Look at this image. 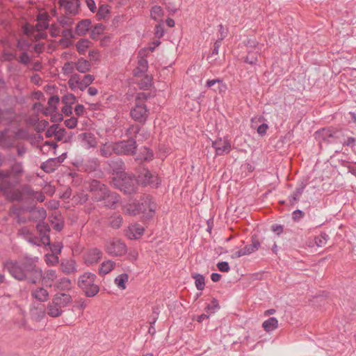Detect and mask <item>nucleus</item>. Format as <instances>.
<instances>
[{
    "mask_svg": "<svg viewBox=\"0 0 356 356\" xmlns=\"http://www.w3.org/2000/svg\"><path fill=\"white\" fill-rule=\"evenodd\" d=\"M8 172H0V192L10 201L23 202H33V191L29 185H23L19 189H15L11 181H9Z\"/></svg>",
    "mask_w": 356,
    "mask_h": 356,
    "instance_id": "f257e3e1",
    "label": "nucleus"
},
{
    "mask_svg": "<svg viewBox=\"0 0 356 356\" xmlns=\"http://www.w3.org/2000/svg\"><path fill=\"white\" fill-rule=\"evenodd\" d=\"M88 189L95 201L105 200L107 207H112L119 201V195L115 193H111L108 187L98 180L89 181Z\"/></svg>",
    "mask_w": 356,
    "mask_h": 356,
    "instance_id": "f03ea898",
    "label": "nucleus"
},
{
    "mask_svg": "<svg viewBox=\"0 0 356 356\" xmlns=\"http://www.w3.org/2000/svg\"><path fill=\"white\" fill-rule=\"evenodd\" d=\"M111 185L123 191L124 193H133L137 189V181L134 176L124 172H117L113 177Z\"/></svg>",
    "mask_w": 356,
    "mask_h": 356,
    "instance_id": "7ed1b4c3",
    "label": "nucleus"
},
{
    "mask_svg": "<svg viewBox=\"0 0 356 356\" xmlns=\"http://www.w3.org/2000/svg\"><path fill=\"white\" fill-rule=\"evenodd\" d=\"M29 138V131L23 128H19L12 131L10 129L0 131V145L12 147L17 140H27Z\"/></svg>",
    "mask_w": 356,
    "mask_h": 356,
    "instance_id": "20e7f679",
    "label": "nucleus"
},
{
    "mask_svg": "<svg viewBox=\"0 0 356 356\" xmlns=\"http://www.w3.org/2000/svg\"><path fill=\"white\" fill-rule=\"evenodd\" d=\"M96 278V275L90 272L85 273L79 277L78 286L87 297H94L99 291L98 284H95Z\"/></svg>",
    "mask_w": 356,
    "mask_h": 356,
    "instance_id": "39448f33",
    "label": "nucleus"
},
{
    "mask_svg": "<svg viewBox=\"0 0 356 356\" xmlns=\"http://www.w3.org/2000/svg\"><path fill=\"white\" fill-rule=\"evenodd\" d=\"M146 98L145 93H139L136 99L135 106L130 111L131 118L138 122L144 124L149 114V109L144 102Z\"/></svg>",
    "mask_w": 356,
    "mask_h": 356,
    "instance_id": "423d86ee",
    "label": "nucleus"
},
{
    "mask_svg": "<svg viewBox=\"0 0 356 356\" xmlns=\"http://www.w3.org/2000/svg\"><path fill=\"white\" fill-rule=\"evenodd\" d=\"M38 258H26L22 263L24 271L26 275V280L29 282L36 284L38 280L42 277V270L37 267Z\"/></svg>",
    "mask_w": 356,
    "mask_h": 356,
    "instance_id": "0eeeda50",
    "label": "nucleus"
},
{
    "mask_svg": "<svg viewBox=\"0 0 356 356\" xmlns=\"http://www.w3.org/2000/svg\"><path fill=\"white\" fill-rule=\"evenodd\" d=\"M105 251L111 256L121 257L127 253V248L123 241L118 238H112L106 241Z\"/></svg>",
    "mask_w": 356,
    "mask_h": 356,
    "instance_id": "6e6552de",
    "label": "nucleus"
},
{
    "mask_svg": "<svg viewBox=\"0 0 356 356\" xmlns=\"http://www.w3.org/2000/svg\"><path fill=\"white\" fill-rule=\"evenodd\" d=\"M94 80L95 77L91 74H86L81 79L79 74H74L70 77L67 83L72 90L79 89L83 91Z\"/></svg>",
    "mask_w": 356,
    "mask_h": 356,
    "instance_id": "1a4fd4ad",
    "label": "nucleus"
},
{
    "mask_svg": "<svg viewBox=\"0 0 356 356\" xmlns=\"http://www.w3.org/2000/svg\"><path fill=\"white\" fill-rule=\"evenodd\" d=\"M3 266L15 279L19 281L26 280V275L24 271L22 261L18 262L9 260L3 264Z\"/></svg>",
    "mask_w": 356,
    "mask_h": 356,
    "instance_id": "9d476101",
    "label": "nucleus"
},
{
    "mask_svg": "<svg viewBox=\"0 0 356 356\" xmlns=\"http://www.w3.org/2000/svg\"><path fill=\"white\" fill-rule=\"evenodd\" d=\"M137 185L149 186L152 188H157L160 184L159 178L152 174L148 170L143 169L136 179Z\"/></svg>",
    "mask_w": 356,
    "mask_h": 356,
    "instance_id": "9b49d317",
    "label": "nucleus"
},
{
    "mask_svg": "<svg viewBox=\"0 0 356 356\" xmlns=\"http://www.w3.org/2000/svg\"><path fill=\"white\" fill-rule=\"evenodd\" d=\"M116 154H131L136 149V140L131 138L127 140L115 143Z\"/></svg>",
    "mask_w": 356,
    "mask_h": 356,
    "instance_id": "f8f14e48",
    "label": "nucleus"
},
{
    "mask_svg": "<svg viewBox=\"0 0 356 356\" xmlns=\"http://www.w3.org/2000/svg\"><path fill=\"white\" fill-rule=\"evenodd\" d=\"M8 173L9 181L13 183V186H17L21 181V177L24 173V168L21 162L15 161L10 166V170H2Z\"/></svg>",
    "mask_w": 356,
    "mask_h": 356,
    "instance_id": "ddd939ff",
    "label": "nucleus"
},
{
    "mask_svg": "<svg viewBox=\"0 0 356 356\" xmlns=\"http://www.w3.org/2000/svg\"><path fill=\"white\" fill-rule=\"evenodd\" d=\"M138 204L140 206V213H146L147 217H152L157 207L153 198L149 195H145L141 199V202H138Z\"/></svg>",
    "mask_w": 356,
    "mask_h": 356,
    "instance_id": "4468645a",
    "label": "nucleus"
},
{
    "mask_svg": "<svg viewBox=\"0 0 356 356\" xmlns=\"http://www.w3.org/2000/svg\"><path fill=\"white\" fill-rule=\"evenodd\" d=\"M212 147L216 150V154L218 156L228 154L231 150V142L227 138H218L213 141Z\"/></svg>",
    "mask_w": 356,
    "mask_h": 356,
    "instance_id": "2eb2a0df",
    "label": "nucleus"
},
{
    "mask_svg": "<svg viewBox=\"0 0 356 356\" xmlns=\"http://www.w3.org/2000/svg\"><path fill=\"white\" fill-rule=\"evenodd\" d=\"M58 3L63 8L65 13L72 16L78 13L80 1L79 0H59Z\"/></svg>",
    "mask_w": 356,
    "mask_h": 356,
    "instance_id": "dca6fc26",
    "label": "nucleus"
},
{
    "mask_svg": "<svg viewBox=\"0 0 356 356\" xmlns=\"http://www.w3.org/2000/svg\"><path fill=\"white\" fill-rule=\"evenodd\" d=\"M148 69V62L144 57L143 51H140L138 55V65L134 70L133 73L135 76H143Z\"/></svg>",
    "mask_w": 356,
    "mask_h": 356,
    "instance_id": "f3484780",
    "label": "nucleus"
},
{
    "mask_svg": "<svg viewBox=\"0 0 356 356\" xmlns=\"http://www.w3.org/2000/svg\"><path fill=\"white\" fill-rule=\"evenodd\" d=\"M102 252L97 248L88 250L84 255V261L88 266L97 264L102 258Z\"/></svg>",
    "mask_w": 356,
    "mask_h": 356,
    "instance_id": "a211bd4d",
    "label": "nucleus"
},
{
    "mask_svg": "<svg viewBox=\"0 0 356 356\" xmlns=\"http://www.w3.org/2000/svg\"><path fill=\"white\" fill-rule=\"evenodd\" d=\"M79 136L81 139L82 143L86 149L95 147L97 145V138L92 133L84 132L81 134Z\"/></svg>",
    "mask_w": 356,
    "mask_h": 356,
    "instance_id": "6ab92c4d",
    "label": "nucleus"
},
{
    "mask_svg": "<svg viewBox=\"0 0 356 356\" xmlns=\"http://www.w3.org/2000/svg\"><path fill=\"white\" fill-rule=\"evenodd\" d=\"M57 274L56 270L48 269L44 271V274L42 273V277L40 280H42V284L47 287H51L54 286Z\"/></svg>",
    "mask_w": 356,
    "mask_h": 356,
    "instance_id": "aec40b11",
    "label": "nucleus"
},
{
    "mask_svg": "<svg viewBox=\"0 0 356 356\" xmlns=\"http://www.w3.org/2000/svg\"><path fill=\"white\" fill-rule=\"evenodd\" d=\"M54 303L58 306L60 309L66 307L72 302V297L70 295L65 293H60L56 294L52 298Z\"/></svg>",
    "mask_w": 356,
    "mask_h": 356,
    "instance_id": "412c9836",
    "label": "nucleus"
},
{
    "mask_svg": "<svg viewBox=\"0 0 356 356\" xmlns=\"http://www.w3.org/2000/svg\"><path fill=\"white\" fill-rule=\"evenodd\" d=\"M99 166V162L97 159H88L81 162V168L87 172L95 171Z\"/></svg>",
    "mask_w": 356,
    "mask_h": 356,
    "instance_id": "4be33fe9",
    "label": "nucleus"
},
{
    "mask_svg": "<svg viewBox=\"0 0 356 356\" xmlns=\"http://www.w3.org/2000/svg\"><path fill=\"white\" fill-rule=\"evenodd\" d=\"M59 159H49L41 164V168L47 173L53 172L59 166Z\"/></svg>",
    "mask_w": 356,
    "mask_h": 356,
    "instance_id": "5701e85b",
    "label": "nucleus"
},
{
    "mask_svg": "<svg viewBox=\"0 0 356 356\" xmlns=\"http://www.w3.org/2000/svg\"><path fill=\"white\" fill-rule=\"evenodd\" d=\"M38 231L41 235V240L44 245L49 244L50 239L49 236L47 234L49 232V225L44 222H39L36 226Z\"/></svg>",
    "mask_w": 356,
    "mask_h": 356,
    "instance_id": "b1692460",
    "label": "nucleus"
},
{
    "mask_svg": "<svg viewBox=\"0 0 356 356\" xmlns=\"http://www.w3.org/2000/svg\"><path fill=\"white\" fill-rule=\"evenodd\" d=\"M31 296L39 302H45L49 298V292L43 287H38L31 291Z\"/></svg>",
    "mask_w": 356,
    "mask_h": 356,
    "instance_id": "393cba45",
    "label": "nucleus"
},
{
    "mask_svg": "<svg viewBox=\"0 0 356 356\" xmlns=\"http://www.w3.org/2000/svg\"><path fill=\"white\" fill-rule=\"evenodd\" d=\"M91 21L90 19H83L77 24L75 32L79 35H84L89 31Z\"/></svg>",
    "mask_w": 356,
    "mask_h": 356,
    "instance_id": "a878e982",
    "label": "nucleus"
},
{
    "mask_svg": "<svg viewBox=\"0 0 356 356\" xmlns=\"http://www.w3.org/2000/svg\"><path fill=\"white\" fill-rule=\"evenodd\" d=\"M305 186L306 184L302 183L298 187L296 188L293 193L289 197V201L291 205L293 206L299 201L300 196L304 192Z\"/></svg>",
    "mask_w": 356,
    "mask_h": 356,
    "instance_id": "bb28decb",
    "label": "nucleus"
},
{
    "mask_svg": "<svg viewBox=\"0 0 356 356\" xmlns=\"http://www.w3.org/2000/svg\"><path fill=\"white\" fill-rule=\"evenodd\" d=\"M30 219L34 221H43L47 216V211L44 208H35L30 212Z\"/></svg>",
    "mask_w": 356,
    "mask_h": 356,
    "instance_id": "cd10ccee",
    "label": "nucleus"
},
{
    "mask_svg": "<svg viewBox=\"0 0 356 356\" xmlns=\"http://www.w3.org/2000/svg\"><path fill=\"white\" fill-rule=\"evenodd\" d=\"M124 214L129 216H136L140 213V208L138 203H129L122 207Z\"/></svg>",
    "mask_w": 356,
    "mask_h": 356,
    "instance_id": "c85d7f7f",
    "label": "nucleus"
},
{
    "mask_svg": "<svg viewBox=\"0 0 356 356\" xmlns=\"http://www.w3.org/2000/svg\"><path fill=\"white\" fill-rule=\"evenodd\" d=\"M54 286L56 290L69 291L72 288V282L70 279L62 277L54 283Z\"/></svg>",
    "mask_w": 356,
    "mask_h": 356,
    "instance_id": "c756f323",
    "label": "nucleus"
},
{
    "mask_svg": "<svg viewBox=\"0 0 356 356\" xmlns=\"http://www.w3.org/2000/svg\"><path fill=\"white\" fill-rule=\"evenodd\" d=\"M3 123L2 124H11L17 120V115L13 108L3 110Z\"/></svg>",
    "mask_w": 356,
    "mask_h": 356,
    "instance_id": "7c9ffc66",
    "label": "nucleus"
},
{
    "mask_svg": "<svg viewBox=\"0 0 356 356\" xmlns=\"http://www.w3.org/2000/svg\"><path fill=\"white\" fill-rule=\"evenodd\" d=\"M216 83H218V86L217 88L213 89L215 92L222 93L225 92L227 90V85L219 79L208 80L206 83L205 86L207 88H211Z\"/></svg>",
    "mask_w": 356,
    "mask_h": 356,
    "instance_id": "2f4dec72",
    "label": "nucleus"
},
{
    "mask_svg": "<svg viewBox=\"0 0 356 356\" xmlns=\"http://www.w3.org/2000/svg\"><path fill=\"white\" fill-rule=\"evenodd\" d=\"M60 268L62 271L70 275L76 272V263L74 260H66L61 263Z\"/></svg>",
    "mask_w": 356,
    "mask_h": 356,
    "instance_id": "473e14b6",
    "label": "nucleus"
},
{
    "mask_svg": "<svg viewBox=\"0 0 356 356\" xmlns=\"http://www.w3.org/2000/svg\"><path fill=\"white\" fill-rule=\"evenodd\" d=\"M76 70L80 73H86L90 71L91 68L90 63L84 59L79 58L76 62H74Z\"/></svg>",
    "mask_w": 356,
    "mask_h": 356,
    "instance_id": "72a5a7b5",
    "label": "nucleus"
},
{
    "mask_svg": "<svg viewBox=\"0 0 356 356\" xmlns=\"http://www.w3.org/2000/svg\"><path fill=\"white\" fill-rule=\"evenodd\" d=\"M154 154L151 149L147 147H143L140 149L136 160L140 161H149L153 159Z\"/></svg>",
    "mask_w": 356,
    "mask_h": 356,
    "instance_id": "f704fd0d",
    "label": "nucleus"
},
{
    "mask_svg": "<svg viewBox=\"0 0 356 356\" xmlns=\"http://www.w3.org/2000/svg\"><path fill=\"white\" fill-rule=\"evenodd\" d=\"M115 143H106L100 147V153L102 156L108 157L113 153L115 154Z\"/></svg>",
    "mask_w": 356,
    "mask_h": 356,
    "instance_id": "c9c22d12",
    "label": "nucleus"
},
{
    "mask_svg": "<svg viewBox=\"0 0 356 356\" xmlns=\"http://www.w3.org/2000/svg\"><path fill=\"white\" fill-rule=\"evenodd\" d=\"M115 265L116 264L113 261H111V260L105 261L101 264V266L99 268V273L101 275H106L114 269V268L115 267Z\"/></svg>",
    "mask_w": 356,
    "mask_h": 356,
    "instance_id": "e433bc0d",
    "label": "nucleus"
},
{
    "mask_svg": "<svg viewBox=\"0 0 356 356\" xmlns=\"http://www.w3.org/2000/svg\"><path fill=\"white\" fill-rule=\"evenodd\" d=\"M47 312L49 316L56 318L62 314L63 310L51 300L47 306Z\"/></svg>",
    "mask_w": 356,
    "mask_h": 356,
    "instance_id": "4c0bfd02",
    "label": "nucleus"
},
{
    "mask_svg": "<svg viewBox=\"0 0 356 356\" xmlns=\"http://www.w3.org/2000/svg\"><path fill=\"white\" fill-rule=\"evenodd\" d=\"M262 327L267 332H270L278 327V321L275 317H270L266 321H264Z\"/></svg>",
    "mask_w": 356,
    "mask_h": 356,
    "instance_id": "58836bf2",
    "label": "nucleus"
},
{
    "mask_svg": "<svg viewBox=\"0 0 356 356\" xmlns=\"http://www.w3.org/2000/svg\"><path fill=\"white\" fill-rule=\"evenodd\" d=\"M129 238L136 239L143 235L144 232V228L140 225H135L129 227Z\"/></svg>",
    "mask_w": 356,
    "mask_h": 356,
    "instance_id": "ea45409f",
    "label": "nucleus"
},
{
    "mask_svg": "<svg viewBox=\"0 0 356 356\" xmlns=\"http://www.w3.org/2000/svg\"><path fill=\"white\" fill-rule=\"evenodd\" d=\"M128 274L122 273L115 277L114 282L119 289L124 290L127 287L126 284L128 282Z\"/></svg>",
    "mask_w": 356,
    "mask_h": 356,
    "instance_id": "a19ab883",
    "label": "nucleus"
},
{
    "mask_svg": "<svg viewBox=\"0 0 356 356\" xmlns=\"http://www.w3.org/2000/svg\"><path fill=\"white\" fill-rule=\"evenodd\" d=\"M122 217L118 214L112 215L108 220L109 225L113 229H118L122 223Z\"/></svg>",
    "mask_w": 356,
    "mask_h": 356,
    "instance_id": "79ce46f5",
    "label": "nucleus"
},
{
    "mask_svg": "<svg viewBox=\"0 0 356 356\" xmlns=\"http://www.w3.org/2000/svg\"><path fill=\"white\" fill-rule=\"evenodd\" d=\"M150 15L154 20L160 22L163 15V10L161 6H154L151 9Z\"/></svg>",
    "mask_w": 356,
    "mask_h": 356,
    "instance_id": "37998d69",
    "label": "nucleus"
},
{
    "mask_svg": "<svg viewBox=\"0 0 356 356\" xmlns=\"http://www.w3.org/2000/svg\"><path fill=\"white\" fill-rule=\"evenodd\" d=\"M58 23L62 28H72L74 24V19L72 17L62 15L58 18Z\"/></svg>",
    "mask_w": 356,
    "mask_h": 356,
    "instance_id": "c03bdc74",
    "label": "nucleus"
},
{
    "mask_svg": "<svg viewBox=\"0 0 356 356\" xmlns=\"http://www.w3.org/2000/svg\"><path fill=\"white\" fill-rule=\"evenodd\" d=\"M191 277L195 280L196 288L199 291H202L205 286L204 277L202 275L193 273Z\"/></svg>",
    "mask_w": 356,
    "mask_h": 356,
    "instance_id": "a18cd8bd",
    "label": "nucleus"
},
{
    "mask_svg": "<svg viewBox=\"0 0 356 356\" xmlns=\"http://www.w3.org/2000/svg\"><path fill=\"white\" fill-rule=\"evenodd\" d=\"M31 44V42L28 40L22 38L17 40L16 47L20 51H27L29 49Z\"/></svg>",
    "mask_w": 356,
    "mask_h": 356,
    "instance_id": "49530a36",
    "label": "nucleus"
},
{
    "mask_svg": "<svg viewBox=\"0 0 356 356\" xmlns=\"http://www.w3.org/2000/svg\"><path fill=\"white\" fill-rule=\"evenodd\" d=\"M90 41L86 39H81L79 40L76 44L77 51L80 54H84L89 47Z\"/></svg>",
    "mask_w": 356,
    "mask_h": 356,
    "instance_id": "de8ad7c7",
    "label": "nucleus"
},
{
    "mask_svg": "<svg viewBox=\"0 0 356 356\" xmlns=\"http://www.w3.org/2000/svg\"><path fill=\"white\" fill-rule=\"evenodd\" d=\"M58 126L57 124H53L52 126L49 127L48 129L47 130L45 133V136L47 138H51L53 136H55V137L58 140H60V130H58Z\"/></svg>",
    "mask_w": 356,
    "mask_h": 356,
    "instance_id": "09e8293b",
    "label": "nucleus"
},
{
    "mask_svg": "<svg viewBox=\"0 0 356 356\" xmlns=\"http://www.w3.org/2000/svg\"><path fill=\"white\" fill-rule=\"evenodd\" d=\"M75 66L76 65H75L74 62L70 61V62L65 63L62 68L63 73L65 75H70V76H71L72 74H75V73H74V70H76Z\"/></svg>",
    "mask_w": 356,
    "mask_h": 356,
    "instance_id": "8fccbe9b",
    "label": "nucleus"
},
{
    "mask_svg": "<svg viewBox=\"0 0 356 356\" xmlns=\"http://www.w3.org/2000/svg\"><path fill=\"white\" fill-rule=\"evenodd\" d=\"M109 13H110V11H109L108 6V5H102L99 6V8L98 9V11L97 13V17L98 19H104L108 17Z\"/></svg>",
    "mask_w": 356,
    "mask_h": 356,
    "instance_id": "3c124183",
    "label": "nucleus"
},
{
    "mask_svg": "<svg viewBox=\"0 0 356 356\" xmlns=\"http://www.w3.org/2000/svg\"><path fill=\"white\" fill-rule=\"evenodd\" d=\"M329 238L328 235L325 233H321L319 235L315 236L314 243L318 247L324 246Z\"/></svg>",
    "mask_w": 356,
    "mask_h": 356,
    "instance_id": "603ef678",
    "label": "nucleus"
},
{
    "mask_svg": "<svg viewBox=\"0 0 356 356\" xmlns=\"http://www.w3.org/2000/svg\"><path fill=\"white\" fill-rule=\"evenodd\" d=\"M252 252V248H250V245H247L243 248L236 252L232 257V258H238L242 256L248 255Z\"/></svg>",
    "mask_w": 356,
    "mask_h": 356,
    "instance_id": "864d4df0",
    "label": "nucleus"
},
{
    "mask_svg": "<svg viewBox=\"0 0 356 356\" xmlns=\"http://www.w3.org/2000/svg\"><path fill=\"white\" fill-rule=\"evenodd\" d=\"M76 101V97L71 93H68L65 95L62 98V103L64 105H70L74 104Z\"/></svg>",
    "mask_w": 356,
    "mask_h": 356,
    "instance_id": "5fc2aeb1",
    "label": "nucleus"
},
{
    "mask_svg": "<svg viewBox=\"0 0 356 356\" xmlns=\"http://www.w3.org/2000/svg\"><path fill=\"white\" fill-rule=\"evenodd\" d=\"M45 262L49 266H54L58 263V257L55 254H47L44 258Z\"/></svg>",
    "mask_w": 356,
    "mask_h": 356,
    "instance_id": "6e6d98bb",
    "label": "nucleus"
},
{
    "mask_svg": "<svg viewBox=\"0 0 356 356\" xmlns=\"http://www.w3.org/2000/svg\"><path fill=\"white\" fill-rule=\"evenodd\" d=\"M61 26L58 23L51 24L50 27V33L53 37H57L61 33Z\"/></svg>",
    "mask_w": 356,
    "mask_h": 356,
    "instance_id": "4d7b16f0",
    "label": "nucleus"
},
{
    "mask_svg": "<svg viewBox=\"0 0 356 356\" xmlns=\"http://www.w3.org/2000/svg\"><path fill=\"white\" fill-rule=\"evenodd\" d=\"M16 59L19 63L24 65H27L31 62V57L27 54V51H22L21 55Z\"/></svg>",
    "mask_w": 356,
    "mask_h": 356,
    "instance_id": "13d9d810",
    "label": "nucleus"
},
{
    "mask_svg": "<svg viewBox=\"0 0 356 356\" xmlns=\"http://www.w3.org/2000/svg\"><path fill=\"white\" fill-rule=\"evenodd\" d=\"M65 124L69 129H74L77 124V119L72 117L65 121Z\"/></svg>",
    "mask_w": 356,
    "mask_h": 356,
    "instance_id": "bf43d9fd",
    "label": "nucleus"
},
{
    "mask_svg": "<svg viewBox=\"0 0 356 356\" xmlns=\"http://www.w3.org/2000/svg\"><path fill=\"white\" fill-rule=\"evenodd\" d=\"M217 267L220 271L223 273H227L230 269L229 266L227 261L218 262L217 264Z\"/></svg>",
    "mask_w": 356,
    "mask_h": 356,
    "instance_id": "052dcab7",
    "label": "nucleus"
},
{
    "mask_svg": "<svg viewBox=\"0 0 356 356\" xmlns=\"http://www.w3.org/2000/svg\"><path fill=\"white\" fill-rule=\"evenodd\" d=\"M327 135L328 137L334 138L336 139H339L341 137H344V134L341 131H334L331 132L330 131H327Z\"/></svg>",
    "mask_w": 356,
    "mask_h": 356,
    "instance_id": "680f3d73",
    "label": "nucleus"
},
{
    "mask_svg": "<svg viewBox=\"0 0 356 356\" xmlns=\"http://www.w3.org/2000/svg\"><path fill=\"white\" fill-rule=\"evenodd\" d=\"M140 127L138 125H131L127 130V134H134L136 138H138L137 134H139Z\"/></svg>",
    "mask_w": 356,
    "mask_h": 356,
    "instance_id": "e2e57ef3",
    "label": "nucleus"
},
{
    "mask_svg": "<svg viewBox=\"0 0 356 356\" xmlns=\"http://www.w3.org/2000/svg\"><path fill=\"white\" fill-rule=\"evenodd\" d=\"M140 85L141 86V88L146 89L149 88L152 85V77L146 75Z\"/></svg>",
    "mask_w": 356,
    "mask_h": 356,
    "instance_id": "0e129e2a",
    "label": "nucleus"
},
{
    "mask_svg": "<svg viewBox=\"0 0 356 356\" xmlns=\"http://www.w3.org/2000/svg\"><path fill=\"white\" fill-rule=\"evenodd\" d=\"M57 145L54 142L46 141L42 147H41V150L42 152L48 151L49 149H56Z\"/></svg>",
    "mask_w": 356,
    "mask_h": 356,
    "instance_id": "69168bd1",
    "label": "nucleus"
},
{
    "mask_svg": "<svg viewBox=\"0 0 356 356\" xmlns=\"http://www.w3.org/2000/svg\"><path fill=\"white\" fill-rule=\"evenodd\" d=\"M304 216V212L300 209L295 210L292 213V218L294 221H298L300 219L302 218Z\"/></svg>",
    "mask_w": 356,
    "mask_h": 356,
    "instance_id": "338daca9",
    "label": "nucleus"
},
{
    "mask_svg": "<svg viewBox=\"0 0 356 356\" xmlns=\"http://www.w3.org/2000/svg\"><path fill=\"white\" fill-rule=\"evenodd\" d=\"M61 33L62 35L66 39H71L74 38L72 28H64Z\"/></svg>",
    "mask_w": 356,
    "mask_h": 356,
    "instance_id": "774afa93",
    "label": "nucleus"
}]
</instances>
